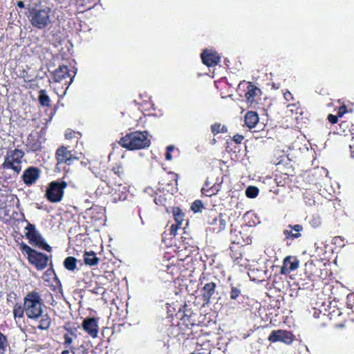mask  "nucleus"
Instances as JSON below:
<instances>
[{
  "label": "nucleus",
  "mask_w": 354,
  "mask_h": 354,
  "mask_svg": "<svg viewBox=\"0 0 354 354\" xmlns=\"http://www.w3.org/2000/svg\"><path fill=\"white\" fill-rule=\"evenodd\" d=\"M25 314L28 318L39 321L38 328L47 330L51 324V319L47 313L43 312V303L41 295L36 291L28 292L24 299Z\"/></svg>",
  "instance_id": "f257e3e1"
},
{
  "label": "nucleus",
  "mask_w": 354,
  "mask_h": 354,
  "mask_svg": "<svg viewBox=\"0 0 354 354\" xmlns=\"http://www.w3.org/2000/svg\"><path fill=\"white\" fill-rule=\"evenodd\" d=\"M27 9L26 16L33 27L41 30L53 22L52 10L49 7L28 5Z\"/></svg>",
  "instance_id": "f03ea898"
},
{
  "label": "nucleus",
  "mask_w": 354,
  "mask_h": 354,
  "mask_svg": "<svg viewBox=\"0 0 354 354\" xmlns=\"http://www.w3.org/2000/svg\"><path fill=\"white\" fill-rule=\"evenodd\" d=\"M119 144L129 150H136L149 147L150 140L147 132L134 131L122 137Z\"/></svg>",
  "instance_id": "7ed1b4c3"
},
{
  "label": "nucleus",
  "mask_w": 354,
  "mask_h": 354,
  "mask_svg": "<svg viewBox=\"0 0 354 354\" xmlns=\"http://www.w3.org/2000/svg\"><path fill=\"white\" fill-rule=\"evenodd\" d=\"M24 152L19 149L11 150L7 152L1 167L4 169H12L17 174L21 170V159Z\"/></svg>",
  "instance_id": "20e7f679"
},
{
  "label": "nucleus",
  "mask_w": 354,
  "mask_h": 354,
  "mask_svg": "<svg viewBox=\"0 0 354 354\" xmlns=\"http://www.w3.org/2000/svg\"><path fill=\"white\" fill-rule=\"evenodd\" d=\"M67 187L65 181H53L48 184L45 196L51 203H58L62 200L64 190Z\"/></svg>",
  "instance_id": "39448f33"
},
{
  "label": "nucleus",
  "mask_w": 354,
  "mask_h": 354,
  "mask_svg": "<svg viewBox=\"0 0 354 354\" xmlns=\"http://www.w3.org/2000/svg\"><path fill=\"white\" fill-rule=\"evenodd\" d=\"M26 230L27 231L26 236L31 245L41 248L48 252H51V247L45 242L34 225L28 223L26 227Z\"/></svg>",
  "instance_id": "423d86ee"
},
{
  "label": "nucleus",
  "mask_w": 354,
  "mask_h": 354,
  "mask_svg": "<svg viewBox=\"0 0 354 354\" xmlns=\"http://www.w3.org/2000/svg\"><path fill=\"white\" fill-rule=\"evenodd\" d=\"M294 337V335L290 331L274 330L270 333L268 339L271 342H280L290 345L293 342Z\"/></svg>",
  "instance_id": "0eeeda50"
},
{
  "label": "nucleus",
  "mask_w": 354,
  "mask_h": 354,
  "mask_svg": "<svg viewBox=\"0 0 354 354\" xmlns=\"http://www.w3.org/2000/svg\"><path fill=\"white\" fill-rule=\"evenodd\" d=\"M56 159L58 165L64 163L67 165H71L75 160H79V158L73 154L72 151L69 150L67 147L62 146L56 151Z\"/></svg>",
  "instance_id": "6e6552de"
},
{
  "label": "nucleus",
  "mask_w": 354,
  "mask_h": 354,
  "mask_svg": "<svg viewBox=\"0 0 354 354\" xmlns=\"http://www.w3.org/2000/svg\"><path fill=\"white\" fill-rule=\"evenodd\" d=\"M41 175V170L36 167H28L24 171L21 178L25 185L30 186L35 184Z\"/></svg>",
  "instance_id": "1a4fd4ad"
},
{
  "label": "nucleus",
  "mask_w": 354,
  "mask_h": 354,
  "mask_svg": "<svg viewBox=\"0 0 354 354\" xmlns=\"http://www.w3.org/2000/svg\"><path fill=\"white\" fill-rule=\"evenodd\" d=\"M201 56L203 63L209 67L216 65L221 59L217 53L207 49L204 50Z\"/></svg>",
  "instance_id": "9d476101"
},
{
  "label": "nucleus",
  "mask_w": 354,
  "mask_h": 354,
  "mask_svg": "<svg viewBox=\"0 0 354 354\" xmlns=\"http://www.w3.org/2000/svg\"><path fill=\"white\" fill-rule=\"evenodd\" d=\"M29 262L34 265L37 270H44L48 265V257L43 253L36 252L34 255H31Z\"/></svg>",
  "instance_id": "9b49d317"
},
{
  "label": "nucleus",
  "mask_w": 354,
  "mask_h": 354,
  "mask_svg": "<svg viewBox=\"0 0 354 354\" xmlns=\"http://www.w3.org/2000/svg\"><path fill=\"white\" fill-rule=\"evenodd\" d=\"M82 327L92 337L97 336L98 326L97 320L93 317L86 318L83 321Z\"/></svg>",
  "instance_id": "f8f14e48"
},
{
  "label": "nucleus",
  "mask_w": 354,
  "mask_h": 354,
  "mask_svg": "<svg viewBox=\"0 0 354 354\" xmlns=\"http://www.w3.org/2000/svg\"><path fill=\"white\" fill-rule=\"evenodd\" d=\"M299 267V261L294 257H287L283 260L281 273L287 274L291 271L295 270Z\"/></svg>",
  "instance_id": "ddd939ff"
},
{
  "label": "nucleus",
  "mask_w": 354,
  "mask_h": 354,
  "mask_svg": "<svg viewBox=\"0 0 354 354\" xmlns=\"http://www.w3.org/2000/svg\"><path fill=\"white\" fill-rule=\"evenodd\" d=\"M68 333L64 335V342L63 343L64 346L66 348L70 349L73 354H76V348L72 346L73 337L77 338V334L75 333V328H67Z\"/></svg>",
  "instance_id": "4468645a"
},
{
  "label": "nucleus",
  "mask_w": 354,
  "mask_h": 354,
  "mask_svg": "<svg viewBox=\"0 0 354 354\" xmlns=\"http://www.w3.org/2000/svg\"><path fill=\"white\" fill-rule=\"evenodd\" d=\"M215 289L216 283L214 282L207 283L203 288L201 292L203 299L205 304H209L211 297L215 293Z\"/></svg>",
  "instance_id": "2eb2a0df"
},
{
  "label": "nucleus",
  "mask_w": 354,
  "mask_h": 354,
  "mask_svg": "<svg viewBox=\"0 0 354 354\" xmlns=\"http://www.w3.org/2000/svg\"><path fill=\"white\" fill-rule=\"evenodd\" d=\"M288 228L289 229H286L283 230V234L286 239H295L301 236L300 233V232L303 230V227L301 225H289Z\"/></svg>",
  "instance_id": "dca6fc26"
},
{
  "label": "nucleus",
  "mask_w": 354,
  "mask_h": 354,
  "mask_svg": "<svg viewBox=\"0 0 354 354\" xmlns=\"http://www.w3.org/2000/svg\"><path fill=\"white\" fill-rule=\"evenodd\" d=\"M208 223L210 225L215 226L213 228V230L216 231L217 232L223 230L225 228L227 224L226 220L223 215H219L218 217L212 218L208 221Z\"/></svg>",
  "instance_id": "f3484780"
},
{
  "label": "nucleus",
  "mask_w": 354,
  "mask_h": 354,
  "mask_svg": "<svg viewBox=\"0 0 354 354\" xmlns=\"http://www.w3.org/2000/svg\"><path fill=\"white\" fill-rule=\"evenodd\" d=\"M69 69L66 66H60L53 73V78L55 82H60L69 76Z\"/></svg>",
  "instance_id": "a211bd4d"
},
{
  "label": "nucleus",
  "mask_w": 354,
  "mask_h": 354,
  "mask_svg": "<svg viewBox=\"0 0 354 354\" xmlns=\"http://www.w3.org/2000/svg\"><path fill=\"white\" fill-rule=\"evenodd\" d=\"M258 122L259 116L257 113L254 111H248L245 114V124L248 128L252 129L254 127Z\"/></svg>",
  "instance_id": "6ab92c4d"
},
{
  "label": "nucleus",
  "mask_w": 354,
  "mask_h": 354,
  "mask_svg": "<svg viewBox=\"0 0 354 354\" xmlns=\"http://www.w3.org/2000/svg\"><path fill=\"white\" fill-rule=\"evenodd\" d=\"M100 259L96 257L95 253L93 251L85 252L84 254V263L89 266L97 265Z\"/></svg>",
  "instance_id": "aec40b11"
},
{
  "label": "nucleus",
  "mask_w": 354,
  "mask_h": 354,
  "mask_svg": "<svg viewBox=\"0 0 354 354\" xmlns=\"http://www.w3.org/2000/svg\"><path fill=\"white\" fill-rule=\"evenodd\" d=\"M259 93L260 89L252 84L250 83L248 86V91L245 95L247 101L250 103L253 102L254 97L258 95Z\"/></svg>",
  "instance_id": "412c9836"
},
{
  "label": "nucleus",
  "mask_w": 354,
  "mask_h": 354,
  "mask_svg": "<svg viewBox=\"0 0 354 354\" xmlns=\"http://www.w3.org/2000/svg\"><path fill=\"white\" fill-rule=\"evenodd\" d=\"M27 147L32 151H37L41 149V143L40 142L35 138L34 136L30 135L27 138Z\"/></svg>",
  "instance_id": "4be33fe9"
},
{
  "label": "nucleus",
  "mask_w": 354,
  "mask_h": 354,
  "mask_svg": "<svg viewBox=\"0 0 354 354\" xmlns=\"http://www.w3.org/2000/svg\"><path fill=\"white\" fill-rule=\"evenodd\" d=\"M65 268L70 271H73L77 267V259L73 257H68L64 261Z\"/></svg>",
  "instance_id": "5701e85b"
},
{
  "label": "nucleus",
  "mask_w": 354,
  "mask_h": 354,
  "mask_svg": "<svg viewBox=\"0 0 354 354\" xmlns=\"http://www.w3.org/2000/svg\"><path fill=\"white\" fill-rule=\"evenodd\" d=\"M39 102L43 106H49L50 105V100L46 90L41 89L39 91Z\"/></svg>",
  "instance_id": "b1692460"
},
{
  "label": "nucleus",
  "mask_w": 354,
  "mask_h": 354,
  "mask_svg": "<svg viewBox=\"0 0 354 354\" xmlns=\"http://www.w3.org/2000/svg\"><path fill=\"white\" fill-rule=\"evenodd\" d=\"M259 192V189L254 186H250L245 190V194L248 198H254L257 196Z\"/></svg>",
  "instance_id": "393cba45"
},
{
  "label": "nucleus",
  "mask_w": 354,
  "mask_h": 354,
  "mask_svg": "<svg viewBox=\"0 0 354 354\" xmlns=\"http://www.w3.org/2000/svg\"><path fill=\"white\" fill-rule=\"evenodd\" d=\"M25 313L24 306L22 307L21 305H15L13 309V314L15 318H21Z\"/></svg>",
  "instance_id": "a878e982"
},
{
  "label": "nucleus",
  "mask_w": 354,
  "mask_h": 354,
  "mask_svg": "<svg viewBox=\"0 0 354 354\" xmlns=\"http://www.w3.org/2000/svg\"><path fill=\"white\" fill-rule=\"evenodd\" d=\"M173 213L176 224L181 225L183 221V213L179 208L174 209Z\"/></svg>",
  "instance_id": "bb28decb"
},
{
  "label": "nucleus",
  "mask_w": 354,
  "mask_h": 354,
  "mask_svg": "<svg viewBox=\"0 0 354 354\" xmlns=\"http://www.w3.org/2000/svg\"><path fill=\"white\" fill-rule=\"evenodd\" d=\"M203 208V203L199 200L195 201L191 206V209L194 213H198V212H201Z\"/></svg>",
  "instance_id": "cd10ccee"
},
{
  "label": "nucleus",
  "mask_w": 354,
  "mask_h": 354,
  "mask_svg": "<svg viewBox=\"0 0 354 354\" xmlns=\"http://www.w3.org/2000/svg\"><path fill=\"white\" fill-rule=\"evenodd\" d=\"M21 250L23 252H26L28 254V260L30 259L31 255H34V254H35L37 252L35 250L32 249L28 245L25 244L21 246Z\"/></svg>",
  "instance_id": "c85d7f7f"
},
{
  "label": "nucleus",
  "mask_w": 354,
  "mask_h": 354,
  "mask_svg": "<svg viewBox=\"0 0 354 354\" xmlns=\"http://www.w3.org/2000/svg\"><path fill=\"white\" fill-rule=\"evenodd\" d=\"M241 290L240 289L236 287H232L230 291V298L232 299H236L240 295Z\"/></svg>",
  "instance_id": "c756f323"
},
{
  "label": "nucleus",
  "mask_w": 354,
  "mask_h": 354,
  "mask_svg": "<svg viewBox=\"0 0 354 354\" xmlns=\"http://www.w3.org/2000/svg\"><path fill=\"white\" fill-rule=\"evenodd\" d=\"M180 225L172 224L170 227V234L175 236L177 234L178 230L180 227Z\"/></svg>",
  "instance_id": "7c9ffc66"
},
{
  "label": "nucleus",
  "mask_w": 354,
  "mask_h": 354,
  "mask_svg": "<svg viewBox=\"0 0 354 354\" xmlns=\"http://www.w3.org/2000/svg\"><path fill=\"white\" fill-rule=\"evenodd\" d=\"M77 133V134H80L79 133H76L72 130H69L68 129L66 131V133H65V138L68 140H71L73 138L75 137V134Z\"/></svg>",
  "instance_id": "2f4dec72"
},
{
  "label": "nucleus",
  "mask_w": 354,
  "mask_h": 354,
  "mask_svg": "<svg viewBox=\"0 0 354 354\" xmlns=\"http://www.w3.org/2000/svg\"><path fill=\"white\" fill-rule=\"evenodd\" d=\"M76 354H88V350L83 344L76 348Z\"/></svg>",
  "instance_id": "473e14b6"
},
{
  "label": "nucleus",
  "mask_w": 354,
  "mask_h": 354,
  "mask_svg": "<svg viewBox=\"0 0 354 354\" xmlns=\"http://www.w3.org/2000/svg\"><path fill=\"white\" fill-rule=\"evenodd\" d=\"M211 129H212V132L216 135L218 133H220V130H221V124H214L213 125H212L211 127Z\"/></svg>",
  "instance_id": "72a5a7b5"
},
{
  "label": "nucleus",
  "mask_w": 354,
  "mask_h": 354,
  "mask_svg": "<svg viewBox=\"0 0 354 354\" xmlns=\"http://www.w3.org/2000/svg\"><path fill=\"white\" fill-rule=\"evenodd\" d=\"M347 305L348 307L351 309L353 308V304H354V295H350L347 297Z\"/></svg>",
  "instance_id": "f704fd0d"
},
{
  "label": "nucleus",
  "mask_w": 354,
  "mask_h": 354,
  "mask_svg": "<svg viewBox=\"0 0 354 354\" xmlns=\"http://www.w3.org/2000/svg\"><path fill=\"white\" fill-rule=\"evenodd\" d=\"M310 223L314 227L319 226L321 223L320 218L319 216H314L312 221H310Z\"/></svg>",
  "instance_id": "c9c22d12"
},
{
  "label": "nucleus",
  "mask_w": 354,
  "mask_h": 354,
  "mask_svg": "<svg viewBox=\"0 0 354 354\" xmlns=\"http://www.w3.org/2000/svg\"><path fill=\"white\" fill-rule=\"evenodd\" d=\"M328 120H329V122L332 124H335L338 121V119H337V116L336 115H334L333 114H329L328 115Z\"/></svg>",
  "instance_id": "e433bc0d"
},
{
  "label": "nucleus",
  "mask_w": 354,
  "mask_h": 354,
  "mask_svg": "<svg viewBox=\"0 0 354 354\" xmlns=\"http://www.w3.org/2000/svg\"><path fill=\"white\" fill-rule=\"evenodd\" d=\"M243 136L242 135H239V134H236L235 136H234L233 137V140L236 142V143H238V144H240L242 140H243Z\"/></svg>",
  "instance_id": "4c0bfd02"
},
{
  "label": "nucleus",
  "mask_w": 354,
  "mask_h": 354,
  "mask_svg": "<svg viewBox=\"0 0 354 354\" xmlns=\"http://www.w3.org/2000/svg\"><path fill=\"white\" fill-rule=\"evenodd\" d=\"M346 111L347 110L346 106L343 105L339 109L337 115L339 117H342L344 114L346 113Z\"/></svg>",
  "instance_id": "58836bf2"
},
{
  "label": "nucleus",
  "mask_w": 354,
  "mask_h": 354,
  "mask_svg": "<svg viewBox=\"0 0 354 354\" xmlns=\"http://www.w3.org/2000/svg\"><path fill=\"white\" fill-rule=\"evenodd\" d=\"M283 96H284V98H285L287 101H290V100H292V99L293 98L292 95V93H291L290 91H286V92L283 94Z\"/></svg>",
  "instance_id": "ea45409f"
},
{
  "label": "nucleus",
  "mask_w": 354,
  "mask_h": 354,
  "mask_svg": "<svg viewBox=\"0 0 354 354\" xmlns=\"http://www.w3.org/2000/svg\"><path fill=\"white\" fill-rule=\"evenodd\" d=\"M17 6L20 8H24L26 7L24 2L22 1H18L17 2Z\"/></svg>",
  "instance_id": "a19ab883"
},
{
  "label": "nucleus",
  "mask_w": 354,
  "mask_h": 354,
  "mask_svg": "<svg viewBox=\"0 0 354 354\" xmlns=\"http://www.w3.org/2000/svg\"><path fill=\"white\" fill-rule=\"evenodd\" d=\"M165 158L167 160H171L172 158V156L169 151H167L165 154Z\"/></svg>",
  "instance_id": "79ce46f5"
},
{
  "label": "nucleus",
  "mask_w": 354,
  "mask_h": 354,
  "mask_svg": "<svg viewBox=\"0 0 354 354\" xmlns=\"http://www.w3.org/2000/svg\"><path fill=\"white\" fill-rule=\"evenodd\" d=\"M351 149V156L352 158H354V145L350 146Z\"/></svg>",
  "instance_id": "37998d69"
},
{
  "label": "nucleus",
  "mask_w": 354,
  "mask_h": 354,
  "mask_svg": "<svg viewBox=\"0 0 354 354\" xmlns=\"http://www.w3.org/2000/svg\"><path fill=\"white\" fill-rule=\"evenodd\" d=\"M114 170V172L115 174H118V176H120V167H117V168H114L113 169Z\"/></svg>",
  "instance_id": "c03bdc74"
},
{
  "label": "nucleus",
  "mask_w": 354,
  "mask_h": 354,
  "mask_svg": "<svg viewBox=\"0 0 354 354\" xmlns=\"http://www.w3.org/2000/svg\"><path fill=\"white\" fill-rule=\"evenodd\" d=\"M220 132H222V133H225V132H227V128H226L225 126H221V130H220Z\"/></svg>",
  "instance_id": "a18cd8bd"
},
{
  "label": "nucleus",
  "mask_w": 354,
  "mask_h": 354,
  "mask_svg": "<svg viewBox=\"0 0 354 354\" xmlns=\"http://www.w3.org/2000/svg\"><path fill=\"white\" fill-rule=\"evenodd\" d=\"M70 351H70V349H68V348H66L65 350H64V351L61 353V354H69V352H70Z\"/></svg>",
  "instance_id": "49530a36"
},
{
  "label": "nucleus",
  "mask_w": 354,
  "mask_h": 354,
  "mask_svg": "<svg viewBox=\"0 0 354 354\" xmlns=\"http://www.w3.org/2000/svg\"><path fill=\"white\" fill-rule=\"evenodd\" d=\"M167 149V151L170 152L171 151H172L174 149V147L173 146H169Z\"/></svg>",
  "instance_id": "de8ad7c7"
},
{
  "label": "nucleus",
  "mask_w": 354,
  "mask_h": 354,
  "mask_svg": "<svg viewBox=\"0 0 354 354\" xmlns=\"http://www.w3.org/2000/svg\"><path fill=\"white\" fill-rule=\"evenodd\" d=\"M138 214H139V216H140V219H141V221H142V223L143 224V221H142V219L140 212H139V213H138Z\"/></svg>",
  "instance_id": "09e8293b"
}]
</instances>
